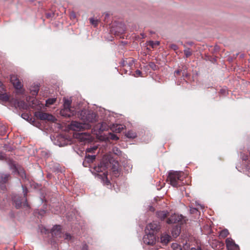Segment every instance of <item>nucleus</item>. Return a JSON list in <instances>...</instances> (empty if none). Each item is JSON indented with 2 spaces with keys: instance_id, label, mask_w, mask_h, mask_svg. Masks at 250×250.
I'll use <instances>...</instances> for the list:
<instances>
[{
  "instance_id": "3c124183",
  "label": "nucleus",
  "mask_w": 250,
  "mask_h": 250,
  "mask_svg": "<svg viewBox=\"0 0 250 250\" xmlns=\"http://www.w3.org/2000/svg\"><path fill=\"white\" fill-rule=\"evenodd\" d=\"M247 159V157H246L245 158H243V160H246Z\"/></svg>"
},
{
  "instance_id": "20e7f679",
  "label": "nucleus",
  "mask_w": 250,
  "mask_h": 250,
  "mask_svg": "<svg viewBox=\"0 0 250 250\" xmlns=\"http://www.w3.org/2000/svg\"><path fill=\"white\" fill-rule=\"evenodd\" d=\"M10 81L16 90V93L18 94H23L24 89L23 88V84L21 81L16 75H12L10 77Z\"/></svg>"
},
{
  "instance_id": "7ed1b4c3",
  "label": "nucleus",
  "mask_w": 250,
  "mask_h": 250,
  "mask_svg": "<svg viewBox=\"0 0 250 250\" xmlns=\"http://www.w3.org/2000/svg\"><path fill=\"white\" fill-rule=\"evenodd\" d=\"M108 164H104L103 163H101L100 164L94 167V170L95 172L97 173L103 172V175L98 174V177L102 179L104 183L108 184L109 183V181L108 180L107 178V171H106V169L107 167Z\"/></svg>"
},
{
  "instance_id": "37998d69",
  "label": "nucleus",
  "mask_w": 250,
  "mask_h": 250,
  "mask_svg": "<svg viewBox=\"0 0 250 250\" xmlns=\"http://www.w3.org/2000/svg\"><path fill=\"white\" fill-rule=\"evenodd\" d=\"M180 70H178L175 71L174 73H175V74H177L178 75V74H179L180 73Z\"/></svg>"
},
{
  "instance_id": "0eeeda50",
  "label": "nucleus",
  "mask_w": 250,
  "mask_h": 250,
  "mask_svg": "<svg viewBox=\"0 0 250 250\" xmlns=\"http://www.w3.org/2000/svg\"><path fill=\"white\" fill-rule=\"evenodd\" d=\"M143 241L146 244L152 245L156 242L155 236L152 232H146V234L143 237Z\"/></svg>"
},
{
  "instance_id": "a18cd8bd",
  "label": "nucleus",
  "mask_w": 250,
  "mask_h": 250,
  "mask_svg": "<svg viewBox=\"0 0 250 250\" xmlns=\"http://www.w3.org/2000/svg\"><path fill=\"white\" fill-rule=\"evenodd\" d=\"M21 176H22V177H23V176H24L25 177V173L24 172H23L21 173Z\"/></svg>"
},
{
  "instance_id": "7c9ffc66",
  "label": "nucleus",
  "mask_w": 250,
  "mask_h": 250,
  "mask_svg": "<svg viewBox=\"0 0 250 250\" xmlns=\"http://www.w3.org/2000/svg\"><path fill=\"white\" fill-rule=\"evenodd\" d=\"M89 21H90V23L94 25L95 26H96L98 24V20H95L94 18H90L89 19Z\"/></svg>"
},
{
  "instance_id": "2eb2a0df",
  "label": "nucleus",
  "mask_w": 250,
  "mask_h": 250,
  "mask_svg": "<svg viewBox=\"0 0 250 250\" xmlns=\"http://www.w3.org/2000/svg\"><path fill=\"white\" fill-rule=\"evenodd\" d=\"M171 237L167 234H163L161 237V242L164 244H167L170 240Z\"/></svg>"
},
{
  "instance_id": "2f4dec72",
  "label": "nucleus",
  "mask_w": 250,
  "mask_h": 250,
  "mask_svg": "<svg viewBox=\"0 0 250 250\" xmlns=\"http://www.w3.org/2000/svg\"><path fill=\"white\" fill-rule=\"evenodd\" d=\"M112 150L113 153L117 155H120L121 154V151L120 150L116 147H113Z\"/></svg>"
},
{
  "instance_id": "f704fd0d",
  "label": "nucleus",
  "mask_w": 250,
  "mask_h": 250,
  "mask_svg": "<svg viewBox=\"0 0 250 250\" xmlns=\"http://www.w3.org/2000/svg\"><path fill=\"white\" fill-rule=\"evenodd\" d=\"M97 146H93L89 148H88L86 149V152H92L94 150L97 149Z\"/></svg>"
},
{
  "instance_id": "49530a36",
  "label": "nucleus",
  "mask_w": 250,
  "mask_h": 250,
  "mask_svg": "<svg viewBox=\"0 0 250 250\" xmlns=\"http://www.w3.org/2000/svg\"><path fill=\"white\" fill-rule=\"evenodd\" d=\"M150 210L151 211H154V209L153 208H152V207H151L150 208Z\"/></svg>"
},
{
  "instance_id": "cd10ccee",
  "label": "nucleus",
  "mask_w": 250,
  "mask_h": 250,
  "mask_svg": "<svg viewBox=\"0 0 250 250\" xmlns=\"http://www.w3.org/2000/svg\"><path fill=\"white\" fill-rule=\"evenodd\" d=\"M184 52L186 58L189 57L192 54V52L190 51V49L188 48H186L184 50Z\"/></svg>"
},
{
  "instance_id": "473e14b6",
  "label": "nucleus",
  "mask_w": 250,
  "mask_h": 250,
  "mask_svg": "<svg viewBox=\"0 0 250 250\" xmlns=\"http://www.w3.org/2000/svg\"><path fill=\"white\" fill-rule=\"evenodd\" d=\"M21 117L23 119H24L27 121H29V119H30V120H32V119L30 117V116L28 115V114H26V113L22 114L21 115Z\"/></svg>"
},
{
  "instance_id": "c85d7f7f",
  "label": "nucleus",
  "mask_w": 250,
  "mask_h": 250,
  "mask_svg": "<svg viewBox=\"0 0 250 250\" xmlns=\"http://www.w3.org/2000/svg\"><path fill=\"white\" fill-rule=\"evenodd\" d=\"M56 100V98L48 99L46 101V104L47 105H49L52 104L55 102Z\"/></svg>"
},
{
  "instance_id": "393cba45",
  "label": "nucleus",
  "mask_w": 250,
  "mask_h": 250,
  "mask_svg": "<svg viewBox=\"0 0 250 250\" xmlns=\"http://www.w3.org/2000/svg\"><path fill=\"white\" fill-rule=\"evenodd\" d=\"M125 136L128 138H134L136 137V134L132 131H129L126 133Z\"/></svg>"
},
{
  "instance_id": "09e8293b",
  "label": "nucleus",
  "mask_w": 250,
  "mask_h": 250,
  "mask_svg": "<svg viewBox=\"0 0 250 250\" xmlns=\"http://www.w3.org/2000/svg\"><path fill=\"white\" fill-rule=\"evenodd\" d=\"M248 168V171H250V168Z\"/></svg>"
},
{
  "instance_id": "4c0bfd02",
  "label": "nucleus",
  "mask_w": 250,
  "mask_h": 250,
  "mask_svg": "<svg viewBox=\"0 0 250 250\" xmlns=\"http://www.w3.org/2000/svg\"><path fill=\"white\" fill-rule=\"evenodd\" d=\"M141 74H142V72L141 71H140L139 70H137L135 72V76L138 77L139 76H141Z\"/></svg>"
},
{
  "instance_id": "5701e85b",
  "label": "nucleus",
  "mask_w": 250,
  "mask_h": 250,
  "mask_svg": "<svg viewBox=\"0 0 250 250\" xmlns=\"http://www.w3.org/2000/svg\"><path fill=\"white\" fill-rule=\"evenodd\" d=\"M180 229L178 227H176L174 228L172 231V234L173 237H176L180 234Z\"/></svg>"
},
{
  "instance_id": "4468645a",
  "label": "nucleus",
  "mask_w": 250,
  "mask_h": 250,
  "mask_svg": "<svg viewBox=\"0 0 250 250\" xmlns=\"http://www.w3.org/2000/svg\"><path fill=\"white\" fill-rule=\"evenodd\" d=\"M61 226L59 225H56L53 227L51 229V233L52 235H55L57 237H62L60 232Z\"/></svg>"
},
{
  "instance_id": "1a4fd4ad",
  "label": "nucleus",
  "mask_w": 250,
  "mask_h": 250,
  "mask_svg": "<svg viewBox=\"0 0 250 250\" xmlns=\"http://www.w3.org/2000/svg\"><path fill=\"white\" fill-rule=\"evenodd\" d=\"M75 137L80 141L86 143L91 140V137L90 134L87 133H79L75 134Z\"/></svg>"
},
{
  "instance_id": "c756f323",
  "label": "nucleus",
  "mask_w": 250,
  "mask_h": 250,
  "mask_svg": "<svg viewBox=\"0 0 250 250\" xmlns=\"http://www.w3.org/2000/svg\"><path fill=\"white\" fill-rule=\"evenodd\" d=\"M160 42L158 41H149L148 42V45L151 46L152 48H154L159 44Z\"/></svg>"
},
{
  "instance_id": "a19ab883",
  "label": "nucleus",
  "mask_w": 250,
  "mask_h": 250,
  "mask_svg": "<svg viewBox=\"0 0 250 250\" xmlns=\"http://www.w3.org/2000/svg\"><path fill=\"white\" fill-rule=\"evenodd\" d=\"M191 250H202L201 248L199 247L196 248H192Z\"/></svg>"
},
{
  "instance_id": "ea45409f",
  "label": "nucleus",
  "mask_w": 250,
  "mask_h": 250,
  "mask_svg": "<svg viewBox=\"0 0 250 250\" xmlns=\"http://www.w3.org/2000/svg\"><path fill=\"white\" fill-rule=\"evenodd\" d=\"M22 188H23V194H24V196L25 197V195L27 194V189H25L23 186H22Z\"/></svg>"
},
{
  "instance_id": "dca6fc26",
  "label": "nucleus",
  "mask_w": 250,
  "mask_h": 250,
  "mask_svg": "<svg viewBox=\"0 0 250 250\" xmlns=\"http://www.w3.org/2000/svg\"><path fill=\"white\" fill-rule=\"evenodd\" d=\"M204 208L203 205L196 202V207L191 208L190 211L191 213H194L196 212L199 209H203Z\"/></svg>"
},
{
  "instance_id": "c03bdc74",
  "label": "nucleus",
  "mask_w": 250,
  "mask_h": 250,
  "mask_svg": "<svg viewBox=\"0 0 250 250\" xmlns=\"http://www.w3.org/2000/svg\"><path fill=\"white\" fill-rule=\"evenodd\" d=\"M24 200H25V203H23V206H28V205H27V204L26 203V199H24Z\"/></svg>"
},
{
  "instance_id": "6e6552de",
  "label": "nucleus",
  "mask_w": 250,
  "mask_h": 250,
  "mask_svg": "<svg viewBox=\"0 0 250 250\" xmlns=\"http://www.w3.org/2000/svg\"><path fill=\"white\" fill-rule=\"evenodd\" d=\"M35 116L37 118L41 120H47L51 121L54 120V117L52 115L41 111L36 112L35 113Z\"/></svg>"
},
{
  "instance_id": "39448f33",
  "label": "nucleus",
  "mask_w": 250,
  "mask_h": 250,
  "mask_svg": "<svg viewBox=\"0 0 250 250\" xmlns=\"http://www.w3.org/2000/svg\"><path fill=\"white\" fill-rule=\"evenodd\" d=\"M71 104V100L66 99H64L63 109L61 111L62 115L66 117H70L74 114L73 112L70 109Z\"/></svg>"
},
{
  "instance_id": "603ef678",
  "label": "nucleus",
  "mask_w": 250,
  "mask_h": 250,
  "mask_svg": "<svg viewBox=\"0 0 250 250\" xmlns=\"http://www.w3.org/2000/svg\"><path fill=\"white\" fill-rule=\"evenodd\" d=\"M106 16H108V15L107 14H106Z\"/></svg>"
},
{
  "instance_id": "f03ea898",
  "label": "nucleus",
  "mask_w": 250,
  "mask_h": 250,
  "mask_svg": "<svg viewBox=\"0 0 250 250\" xmlns=\"http://www.w3.org/2000/svg\"><path fill=\"white\" fill-rule=\"evenodd\" d=\"M79 118L84 123L88 124L96 121V115L93 112H91L86 110L81 111L79 114Z\"/></svg>"
},
{
  "instance_id": "f8f14e48",
  "label": "nucleus",
  "mask_w": 250,
  "mask_h": 250,
  "mask_svg": "<svg viewBox=\"0 0 250 250\" xmlns=\"http://www.w3.org/2000/svg\"><path fill=\"white\" fill-rule=\"evenodd\" d=\"M183 218V216L182 215L174 214L167 219V222L168 224L176 223L182 221Z\"/></svg>"
},
{
  "instance_id": "423d86ee",
  "label": "nucleus",
  "mask_w": 250,
  "mask_h": 250,
  "mask_svg": "<svg viewBox=\"0 0 250 250\" xmlns=\"http://www.w3.org/2000/svg\"><path fill=\"white\" fill-rule=\"evenodd\" d=\"M70 127L73 130L80 131L83 129L90 128L91 125L84 123L82 124L77 121H72L71 123Z\"/></svg>"
},
{
  "instance_id": "6ab92c4d",
  "label": "nucleus",
  "mask_w": 250,
  "mask_h": 250,
  "mask_svg": "<svg viewBox=\"0 0 250 250\" xmlns=\"http://www.w3.org/2000/svg\"><path fill=\"white\" fill-rule=\"evenodd\" d=\"M124 129L123 125H116V126L113 125L112 127L113 131H116L117 132H121Z\"/></svg>"
},
{
  "instance_id": "58836bf2",
  "label": "nucleus",
  "mask_w": 250,
  "mask_h": 250,
  "mask_svg": "<svg viewBox=\"0 0 250 250\" xmlns=\"http://www.w3.org/2000/svg\"><path fill=\"white\" fill-rule=\"evenodd\" d=\"M3 99L5 101L9 100V98L8 96L6 95L3 96Z\"/></svg>"
},
{
  "instance_id": "bb28decb",
  "label": "nucleus",
  "mask_w": 250,
  "mask_h": 250,
  "mask_svg": "<svg viewBox=\"0 0 250 250\" xmlns=\"http://www.w3.org/2000/svg\"><path fill=\"white\" fill-rule=\"evenodd\" d=\"M95 155H87L86 156L85 161L88 163L92 162L95 159Z\"/></svg>"
},
{
  "instance_id": "c9c22d12",
  "label": "nucleus",
  "mask_w": 250,
  "mask_h": 250,
  "mask_svg": "<svg viewBox=\"0 0 250 250\" xmlns=\"http://www.w3.org/2000/svg\"><path fill=\"white\" fill-rule=\"evenodd\" d=\"M169 47L171 49H173L174 50H177L178 49V46L176 44H170L169 45Z\"/></svg>"
},
{
  "instance_id": "aec40b11",
  "label": "nucleus",
  "mask_w": 250,
  "mask_h": 250,
  "mask_svg": "<svg viewBox=\"0 0 250 250\" xmlns=\"http://www.w3.org/2000/svg\"><path fill=\"white\" fill-rule=\"evenodd\" d=\"M95 128L98 129L99 131H103L106 128V124L105 123H103L102 124L97 125L95 126Z\"/></svg>"
},
{
  "instance_id": "8fccbe9b",
  "label": "nucleus",
  "mask_w": 250,
  "mask_h": 250,
  "mask_svg": "<svg viewBox=\"0 0 250 250\" xmlns=\"http://www.w3.org/2000/svg\"><path fill=\"white\" fill-rule=\"evenodd\" d=\"M188 44L191 45L192 44V42H190V43H188Z\"/></svg>"
},
{
  "instance_id": "9d476101",
  "label": "nucleus",
  "mask_w": 250,
  "mask_h": 250,
  "mask_svg": "<svg viewBox=\"0 0 250 250\" xmlns=\"http://www.w3.org/2000/svg\"><path fill=\"white\" fill-rule=\"evenodd\" d=\"M10 102L11 105L15 108L24 109L26 107L25 103L23 101H19L16 99L12 98L10 100Z\"/></svg>"
},
{
  "instance_id": "79ce46f5",
  "label": "nucleus",
  "mask_w": 250,
  "mask_h": 250,
  "mask_svg": "<svg viewBox=\"0 0 250 250\" xmlns=\"http://www.w3.org/2000/svg\"><path fill=\"white\" fill-rule=\"evenodd\" d=\"M82 250H87V246L84 245L82 249Z\"/></svg>"
},
{
  "instance_id": "b1692460",
  "label": "nucleus",
  "mask_w": 250,
  "mask_h": 250,
  "mask_svg": "<svg viewBox=\"0 0 250 250\" xmlns=\"http://www.w3.org/2000/svg\"><path fill=\"white\" fill-rule=\"evenodd\" d=\"M171 248L173 250H182L181 246L176 243L172 244Z\"/></svg>"
},
{
  "instance_id": "a211bd4d",
  "label": "nucleus",
  "mask_w": 250,
  "mask_h": 250,
  "mask_svg": "<svg viewBox=\"0 0 250 250\" xmlns=\"http://www.w3.org/2000/svg\"><path fill=\"white\" fill-rule=\"evenodd\" d=\"M167 212L165 211H160L157 212V215L158 218L162 220L164 219L167 216Z\"/></svg>"
},
{
  "instance_id": "e433bc0d",
  "label": "nucleus",
  "mask_w": 250,
  "mask_h": 250,
  "mask_svg": "<svg viewBox=\"0 0 250 250\" xmlns=\"http://www.w3.org/2000/svg\"><path fill=\"white\" fill-rule=\"evenodd\" d=\"M63 237L65 240H70L71 239V236L68 233H65L63 235Z\"/></svg>"
},
{
  "instance_id": "9b49d317",
  "label": "nucleus",
  "mask_w": 250,
  "mask_h": 250,
  "mask_svg": "<svg viewBox=\"0 0 250 250\" xmlns=\"http://www.w3.org/2000/svg\"><path fill=\"white\" fill-rule=\"evenodd\" d=\"M159 229L160 228L158 224L156 222H154L147 225L146 227V232H151L155 235Z\"/></svg>"
},
{
  "instance_id": "f257e3e1",
  "label": "nucleus",
  "mask_w": 250,
  "mask_h": 250,
  "mask_svg": "<svg viewBox=\"0 0 250 250\" xmlns=\"http://www.w3.org/2000/svg\"><path fill=\"white\" fill-rule=\"evenodd\" d=\"M180 171H170L167 177V180L170 184L174 187H177L182 184L181 174Z\"/></svg>"
},
{
  "instance_id": "a878e982",
  "label": "nucleus",
  "mask_w": 250,
  "mask_h": 250,
  "mask_svg": "<svg viewBox=\"0 0 250 250\" xmlns=\"http://www.w3.org/2000/svg\"><path fill=\"white\" fill-rule=\"evenodd\" d=\"M229 234V231L228 229H225L222 231H220V236L222 237V238H225L226 237H227Z\"/></svg>"
},
{
  "instance_id": "72a5a7b5",
  "label": "nucleus",
  "mask_w": 250,
  "mask_h": 250,
  "mask_svg": "<svg viewBox=\"0 0 250 250\" xmlns=\"http://www.w3.org/2000/svg\"><path fill=\"white\" fill-rule=\"evenodd\" d=\"M109 137L111 139L113 140H117L119 139V138L114 134H113L112 133H110L109 134Z\"/></svg>"
},
{
  "instance_id": "4be33fe9",
  "label": "nucleus",
  "mask_w": 250,
  "mask_h": 250,
  "mask_svg": "<svg viewBox=\"0 0 250 250\" xmlns=\"http://www.w3.org/2000/svg\"><path fill=\"white\" fill-rule=\"evenodd\" d=\"M9 174H1L0 176V183L4 184L6 182L8 179Z\"/></svg>"
},
{
  "instance_id": "f3484780",
  "label": "nucleus",
  "mask_w": 250,
  "mask_h": 250,
  "mask_svg": "<svg viewBox=\"0 0 250 250\" xmlns=\"http://www.w3.org/2000/svg\"><path fill=\"white\" fill-rule=\"evenodd\" d=\"M39 90V86L37 84H35L30 88L31 92L33 96H36Z\"/></svg>"
},
{
  "instance_id": "de8ad7c7",
  "label": "nucleus",
  "mask_w": 250,
  "mask_h": 250,
  "mask_svg": "<svg viewBox=\"0 0 250 250\" xmlns=\"http://www.w3.org/2000/svg\"><path fill=\"white\" fill-rule=\"evenodd\" d=\"M2 158H3V156L1 154H0V159H2Z\"/></svg>"
},
{
  "instance_id": "ddd939ff",
  "label": "nucleus",
  "mask_w": 250,
  "mask_h": 250,
  "mask_svg": "<svg viewBox=\"0 0 250 250\" xmlns=\"http://www.w3.org/2000/svg\"><path fill=\"white\" fill-rule=\"evenodd\" d=\"M226 243L229 250H239V246L232 239L227 238Z\"/></svg>"
},
{
  "instance_id": "412c9836",
  "label": "nucleus",
  "mask_w": 250,
  "mask_h": 250,
  "mask_svg": "<svg viewBox=\"0 0 250 250\" xmlns=\"http://www.w3.org/2000/svg\"><path fill=\"white\" fill-rule=\"evenodd\" d=\"M13 200L15 202V207L16 208H18L21 206L22 203L21 201L20 198H17L16 197L13 198Z\"/></svg>"
}]
</instances>
